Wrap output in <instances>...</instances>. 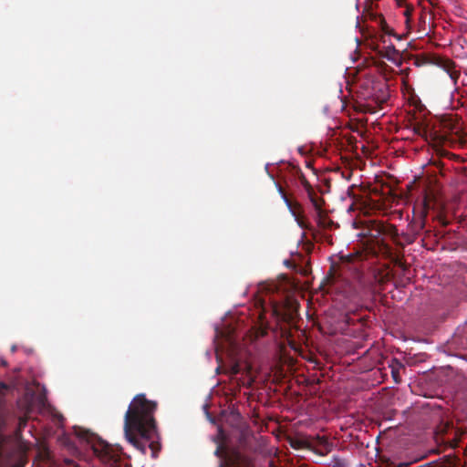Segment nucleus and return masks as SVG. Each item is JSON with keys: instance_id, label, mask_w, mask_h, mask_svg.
<instances>
[{"instance_id": "nucleus-15", "label": "nucleus", "mask_w": 467, "mask_h": 467, "mask_svg": "<svg viewBox=\"0 0 467 467\" xmlns=\"http://www.w3.org/2000/svg\"><path fill=\"white\" fill-rule=\"evenodd\" d=\"M9 390V386L0 381V422L3 420V401L2 399Z\"/></svg>"}, {"instance_id": "nucleus-22", "label": "nucleus", "mask_w": 467, "mask_h": 467, "mask_svg": "<svg viewBox=\"0 0 467 467\" xmlns=\"http://www.w3.org/2000/svg\"><path fill=\"white\" fill-rule=\"evenodd\" d=\"M383 249L385 250V252L389 254V255H391L392 252H391V248L387 245V244H383Z\"/></svg>"}, {"instance_id": "nucleus-24", "label": "nucleus", "mask_w": 467, "mask_h": 467, "mask_svg": "<svg viewBox=\"0 0 467 467\" xmlns=\"http://www.w3.org/2000/svg\"><path fill=\"white\" fill-rule=\"evenodd\" d=\"M55 417L57 418L59 422H62L64 420V417L61 414H56Z\"/></svg>"}, {"instance_id": "nucleus-7", "label": "nucleus", "mask_w": 467, "mask_h": 467, "mask_svg": "<svg viewBox=\"0 0 467 467\" xmlns=\"http://www.w3.org/2000/svg\"><path fill=\"white\" fill-rule=\"evenodd\" d=\"M333 448L332 442L326 437L317 436L315 440L310 441L307 449L319 456L327 455Z\"/></svg>"}, {"instance_id": "nucleus-3", "label": "nucleus", "mask_w": 467, "mask_h": 467, "mask_svg": "<svg viewBox=\"0 0 467 467\" xmlns=\"http://www.w3.org/2000/svg\"><path fill=\"white\" fill-rule=\"evenodd\" d=\"M76 434L87 442L94 455L105 465V467H120V456L117 449L113 448L110 444L88 431H76Z\"/></svg>"}, {"instance_id": "nucleus-23", "label": "nucleus", "mask_w": 467, "mask_h": 467, "mask_svg": "<svg viewBox=\"0 0 467 467\" xmlns=\"http://www.w3.org/2000/svg\"><path fill=\"white\" fill-rule=\"evenodd\" d=\"M447 427H448L447 425L440 427L438 431H437V435L440 434V433H443Z\"/></svg>"}, {"instance_id": "nucleus-26", "label": "nucleus", "mask_w": 467, "mask_h": 467, "mask_svg": "<svg viewBox=\"0 0 467 467\" xmlns=\"http://www.w3.org/2000/svg\"><path fill=\"white\" fill-rule=\"evenodd\" d=\"M16 467H22L20 464H17Z\"/></svg>"}, {"instance_id": "nucleus-2", "label": "nucleus", "mask_w": 467, "mask_h": 467, "mask_svg": "<svg viewBox=\"0 0 467 467\" xmlns=\"http://www.w3.org/2000/svg\"><path fill=\"white\" fill-rule=\"evenodd\" d=\"M423 136L426 140L431 141L441 156H451L442 147L455 148L467 146V132H465L459 119L452 115L442 117L431 127H419L416 130Z\"/></svg>"}, {"instance_id": "nucleus-19", "label": "nucleus", "mask_w": 467, "mask_h": 467, "mask_svg": "<svg viewBox=\"0 0 467 467\" xmlns=\"http://www.w3.org/2000/svg\"><path fill=\"white\" fill-rule=\"evenodd\" d=\"M236 461L237 462H235V467H252V465L244 460L237 459Z\"/></svg>"}, {"instance_id": "nucleus-18", "label": "nucleus", "mask_w": 467, "mask_h": 467, "mask_svg": "<svg viewBox=\"0 0 467 467\" xmlns=\"http://www.w3.org/2000/svg\"><path fill=\"white\" fill-rule=\"evenodd\" d=\"M274 312L276 316L285 318L287 316L285 309H279L277 306H274Z\"/></svg>"}, {"instance_id": "nucleus-8", "label": "nucleus", "mask_w": 467, "mask_h": 467, "mask_svg": "<svg viewBox=\"0 0 467 467\" xmlns=\"http://www.w3.org/2000/svg\"><path fill=\"white\" fill-rule=\"evenodd\" d=\"M434 63L444 69L454 83L457 82L460 73L455 69V64L452 60L439 57L435 58Z\"/></svg>"}, {"instance_id": "nucleus-16", "label": "nucleus", "mask_w": 467, "mask_h": 467, "mask_svg": "<svg viewBox=\"0 0 467 467\" xmlns=\"http://www.w3.org/2000/svg\"><path fill=\"white\" fill-rule=\"evenodd\" d=\"M379 90L381 91L380 97H377L376 100L378 103H385L389 99V93L385 84L379 85Z\"/></svg>"}, {"instance_id": "nucleus-6", "label": "nucleus", "mask_w": 467, "mask_h": 467, "mask_svg": "<svg viewBox=\"0 0 467 467\" xmlns=\"http://www.w3.org/2000/svg\"><path fill=\"white\" fill-rule=\"evenodd\" d=\"M215 455L223 459V462H222L219 467H235V462H237L235 460H237V458H240V460H244L248 462L252 467H255L253 461L249 457L242 454L237 451L227 452L223 449L222 446H218L215 451Z\"/></svg>"}, {"instance_id": "nucleus-14", "label": "nucleus", "mask_w": 467, "mask_h": 467, "mask_svg": "<svg viewBox=\"0 0 467 467\" xmlns=\"http://www.w3.org/2000/svg\"><path fill=\"white\" fill-rule=\"evenodd\" d=\"M250 337L252 340H256L260 337H265L267 334V327L264 325H256L251 327Z\"/></svg>"}, {"instance_id": "nucleus-11", "label": "nucleus", "mask_w": 467, "mask_h": 467, "mask_svg": "<svg viewBox=\"0 0 467 467\" xmlns=\"http://www.w3.org/2000/svg\"><path fill=\"white\" fill-rule=\"evenodd\" d=\"M277 191L280 193L282 199L284 200L285 203L286 204L287 208L293 213H296V209L300 208V204L298 202H294L290 200L288 195L286 194L285 189L282 187L281 184L276 183Z\"/></svg>"}, {"instance_id": "nucleus-4", "label": "nucleus", "mask_w": 467, "mask_h": 467, "mask_svg": "<svg viewBox=\"0 0 467 467\" xmlns=\"http://www.w3.org/2000/svg\"><path fill=\"white\" fill-rule=\"evenodd\" d=\"M381 29L384 33L380 36V42L384 45L381 48L379 47V54L380 57L387 58L389 61L400 65L401 62V56L400 51L397 50L391 43L387 45L388 37L390 36H396L393 30L388 26L384 18H380Z\"/></svg>"}, {"instance_id": "nucleus-21", "label": "nucleus", "mask_w": 467, "mask_h": 467, "mask_svg": "<svg viewBox=\"0 0 467 467\" xmlns=\"http://www.w3.org/2000/svg\"><path fill=\"white\" fill-rule=\"evenodd\" d=\"M26 421H27V420H26V418H21V419L19 420V428H20V429H22V428L26 427Z\"/></svg>"}, {"instance_id": "nucleus-25", "label": "nucleus", "mask_w": 467, "mask_h": 467, "mask_svg": "<svg viewBox=\"0 0 467 467\" xmlns=\"http://www.w3.org/2000/svg\"><path fill=\"white\" fill-rule=\"evenodd\" d=\"M12 352H15L16 350V346H13L12 348H11Z\"/></svg>"}, {"instance_id": "nucleus-1", "label": "nucleus", "mask_w": 467, "mask_h": 467, "mask_svg": "<svg viewBox=\"0 0 467 467\" xmlns=\"http://www.w3.org/2000/svg\"><path fill=\"white\" fill-rule=\"evenodd\" d=\"M158 404L150 400L145 394H137L130 401L124 415V433L128 441L142 453L149 446L153 455L158 443L151 441L158 435L157 421L154 417Z\"/></svg>"}, {"instance_id": "nucleus-13", "label": "nucleus", "mask_w": 467, "mask_h": 467, "mask_svg": "<svg viewBox=\"0 0 467 467\" xmlns=\"http://www.w3.org/2000/svg\"><path fill=\"white\" fill-rule=\"evenodd\" d=\"M326 467H350V461L347 457L333 455L331 460L326 464Z\"/></svg>"}, {"instance_id": "nucleus-10", "label": "nucleus", "mask_w": 467, "mask_h": 467, "mask_svg": "<svg viewBox=\"0 0 467 467\" xmlns=\"http://www.w3.org/2000/svg\"><path fill=\"white\" fill-rule=\"evenodd\" d=\"M291 172H292L293 176H295L298 179V181L300 182L301 185L304 187V189L306 190V192H310L312 191L313 187L311 186L309 182L306 180L305 174L303 173V171H301V169L299 167L292 166Z\"/></svg>"}, {"instance_id": "nucleus-20", "label": "nucleus", "mask_w": 467, "mask_h": 467, "mask_svg": "<svg viewBox=\"0 0 467 467\" xmlns=\"http://www.w3.org/2000/svg\"><path fill=\"white\" fill-rule=\"evenodd\" d=\"M240 370H241V368H240V366L238 364L234 365L233 368H232V373L234 375L238 374L240 372Z\"/></svg>"}, {"instance_id": "nucleus-17", "label": "nucleus", "mask_w": 467, "mask_h": 467, "mask_svg": "<svg viewBox=\"0 0 467 467\" xmlns=\"http://www.w3.org/2000/svg\"><path fill=\"white\" fill-rule=\"evenodd\" d=\"M309 443H310V441H305V440H300V439H294V440H291V441H290V445L294 449H301V448H306L307 449V446H308Z\"/></svg>"}, {"instance_id": "nucleus-5", "label": "nucleus", "mask_w": 467, "mask_h": 467, "mask_svg": "<svg viewBox=\"0 0 467 467\" xmlns=\"http://www.w3.org/2000/svg\"><path fill=\"white\" fill-rule=\"evenodd\" d=\"M366 234L378 241L383 234L391 236L397 235V229L391 224H385L378 221H369L368 222Z\"/></svg>"}, {"instance_id": "nucleus-9", "label": "nucleus", "mask_w": 467, "mask_h": 467, "mask_svg": "<svg viewBox=\"0 0 467 467\" xmlns=\"http://www.w3.org/2000/svg\"><path fill=\"white\" fill-rule=\"evenodd\" d=\"M343 267H352L358 270L360 266V263L363 260V254L361 253L350 254L341 257Z\"/></svg>"}, {"instance_id": "nucleus-12", "label": "nucleus", "mask_w": 467, "mask_h": 467, "mask_svg": "<svg viewBox=\"0 0 467 467\" xmlns=\"http://www.w3.org/2000/svg\"><path fill=\"white\" fill-rule=\"evenodd\" d=\"M307 195H308V198L312 203V205L314 206V208L316 209L317 214L319 216H321V213H322V206H323V203H324V200L322 197L318 196L316 192L314 191V189H312V191L309 192H306Z\"/></svg>"}]
</instances>
